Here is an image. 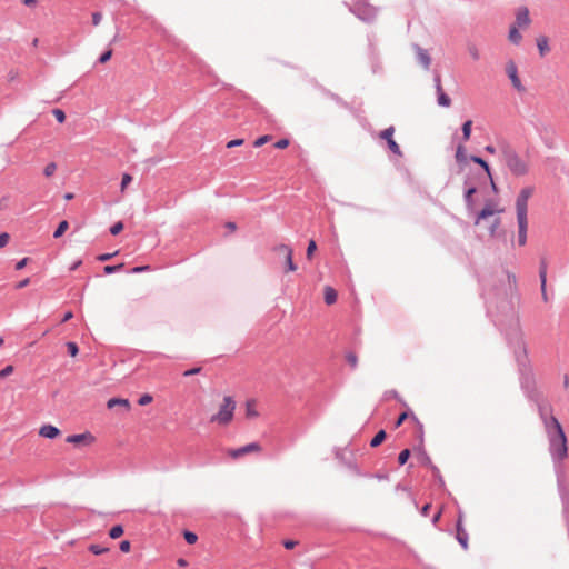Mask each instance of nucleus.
I'll return each mask as SVG.
<instances>
[{"mask_svg": "<svg viewBox=\"0 0 569 569\" xmlns=\"http://www.w3.org/2000/svg\"><path fill=\"white\" fill-rule=\"evenodd\" d=\"M482 288L481 296L485 299L487 313L492 317L495 311L501 313L515 323L512 335L508 336V343L513 348L520 386L527 398L538 402L539 396L536 390V381L528 359V350L522 333L518 328L515 318L512 299L517 296V280L513 273L501 271L496 274L482 276L480 278Z\"/></svg>", "mask_w": 569, "mask_h": 569, "instance_id": "nucleus-1", "label": "nucleus"}, {"mask_svg": "<svg viewBox=\"0 0 569 569\" xmlns=\"http://www.w3.org/2000/svg\"><path fill=\"white\" fill-rule=\"evenodd\" d=\"M538 411L546 430L548 451L555 467L557 480L560 483V479L563 478L562 462L568 457L567 436L561 423L551 411L548 413L547 408L541 403H538Z\"/></svg>", "mask_w": 569, "mask_h": 569, "instance_id": "nucleus-2", "label": "nucleus"}, {"mask_svg": "<svg viewBox=\"0 0 569 569\" xmlns=\"http://www.w3.org/2000/svg\"><path fill=\"white\" fill-rule=\"evenodd\" d=\"M500 157L513 176L521 177L528 173V164L520 158L515 148L508 142L499 144Z\"/></svg>", "mask_w": 569, "mask_h": 569, "instance_id": "nucleus-3", "label": "nucleus"}, {"mask_svg": "<svg viewBox=\"0 0 569 569\" xmlns=\"http://www.w3.org/2000/svg\"><path fill=\"white\" fill-rule=\"evenodd\" d=\"M475 227L479 238H503L506 233L500 229L499 216H476Z\"/></svg>", "mask_w": 569, "mask_h": 569, "instance_id": "nucleus-4", "label": "nucleus"}, {"mask_svg": "<svg viewBox=\"0 0 569 569\" xmlns=\"http://www.w3.org/2000/svg\"><path fill=\"white\" fill-rule=\"evenodd\" d=\"M466 190H465V201L467 204V209L470 213H502L503 210L495 209L493 206L489 202H487L482 208H478V189L469 184L468 181L465 182Z\"/></svg>", "mask_w": 569, "mask_h": 569, "instance_id": "nucleus-5", "label": "nucleus"}, {"mask_svg": "<svg viewBox=\"0 0 569 569\" xmlns=\"http://www.w3.org/2000/svg\"><path fill=\"white\" fill-rule=\"evenodd\" d=\"M236 402L230 396H226L223 398V403L220 406L218 413L213 415L210 419L211 422H217L219 425L229 423L234 413Z\"/></svg>", "mask_w": 569, "mask_h": 569, "instance_id": "nucleus-6", "label": "nucleus"}, {"mask_svg": "<svg viewBox=\"0 0 569 569\" xmlns=\"http://www.w3.org/2000/svg\"><path fill=\"white\" fill-rule=\"evenodd\" d=\"M349 10L360 20L370 22L377 16V9L369 2L357 0L353 4H347Z\"/></svg>", "mask_w": 569, "mask_h": 569, "instance_id": "nucleus-7", "label": "nucleus"}, {"mask_svg": "<svg viewBox=\"0 0 569 569\" xmlns=\"http://www.w3.org/2000/svg\"><path fill=\"white\" fill-rule=\"evenodd\" d=\"M535 188L529 186L520 190L516 200V213H527L528 200L533 194Z\"/></svg>", "mask_w": 569, "mask_h": 569, "instance_id": "nucleus-8", "label": "nucleus"}, {"mask_svg": "<svg viewBox=\"0 0 569 569\" xmlns=\"http://www.w3.org/2000/svg\"><path fill=\"white\" fill-rule=\"evenodd\" d=\"M433 82H435V88L437 91L438 104L441 107H450L451 99L443 92L442 84H441V76L438 70L433 71Z\"/></svg>", "mask_w": 569, "mask_h": 569, "instance_id": "nucleus-9", "label": "nucleus"}, {"mask_svg": "<svg viewBox=\"0 0 569 569\" xmlns=\"http://www.w3.org/2000/svg\"><path fill=\"white\" fill-rule=\"evenodd\" d=\"M506 72H507L513 88L519 92H523L526 90V88L521 83V80L518 76L517 64L512 60L507 62Z\"/></svg>", "mask_w": 569, "mask_h": 569, "instance_id": "nucleus-10", "label": "nucleus"}, {"mask_svg": "<svg viewBox=\"0 0 569 569\" xmlns=\"http://www.w3.org/2000/svg\"><path fill=\"white\" fill-rule=\"evenodd\" d=\"M395 128L388 127L380 132V138L387 141L390 151L399 157L402 156L399 144L393 140Z\"/></svg>", "mask_w": 569, "mask_h": 569, "instance_id": "nucleus-11", "label": "nucleus"}, {"mask_svg": "<svg viewBox=\"0 0 569 569\" xmlns=\"http://www.w3.org/2000/svg\"><path fill=\"white\" fill-rule=\"evenodd\" d=\"M558 489L562 505V517L569 531V496L562 479H560V483L558 482Z\"/></svg>", "mask_w": 569, "mask_h": 569, "instance_id": "nucleus-12", "label": "nucleus"}, {"mask_svg": "<svg viewBox=\"0 0 569 569\" xmlns=\"http://www.w3.org/2000/svg\"><path fill=\"white\" fill-rule=\"evenodd\" d=\"M412 49L416 52L417 61L425 70H429L431 66V57L429 52L417 43L412 44Z\"/></svg>", "mask_w": 569, "mask_h": 569, "instance_id": "nucleus-13", "label": "nucleus"}, {"mask_svg": "<svg viewBox=\"0 0 569 569\" xmlns=\"http://www.w3.org/2000/svg\"><path fill=\"white\" fill-rule=\"evenodd\" d=\"M518 220V244L525 246L527 242L528 216H517Z\"/></svg>", "mask_w": 569, "mask_h": 569, "instance_id": "nucleus-14", "label": "nucleus"}, {"mask_svg": "<svg viewBox=\"0 0 569 569\" xmlns=\"http://www.w3.org/2000/svg\"><path fill=\"white\" fill-rule=\"evenodd\" d=\"M277 252L284 253L286 257V264H287V271H296L297 264L293 262L292 259V250L287 244H279L274 248Z\"/></svg>", "mask_w": 569, "mask_h": 569, "instance_id": "nucleus-15", "label": "nucleus"}, {"mask_svg": "<svg viewBox=\"0 0 569 569\" xmlns=\"http://www.w3.org/2000/svg\"><path fill=\"white\" fill-rule=\"evenodd\" d=\"M456 539L465 550L468 549L469 535L465 529L463 523H461V520H457L456 522Z\"/></svg>", "mask_w": 569, "mask_h": 569, "instance_id": "nucleus-16", "label": "nucleus"}, {"mask_svg": "<svg viewBox=\"0 0 569 569\" xmlns=\"http://www.w3.org/2000/svg\"><path fill=\"white\" fill-rule=\"evenodd\" d=\"M259 450H260V446L257 442H251V443H248V445L242 446L240 448L230 450L229 455L233 459H238V458L242 457L246 453L253 452V451H259Z\"/></svg>", "mask_w": 569, "mask_h": 569, "instance_id": "nucleus-17", "label": "nucleus"}, {"mask_svg": "<svg viewBox=\"0 0 569 569\" xmlns=\"http://www.w3.org/2000/svg\"><path fill=\"white\" fill-rule=\"evenodd\" d=\"M530 23L529 10L527 7H521L516 13V27H526Z\"/></svg>", "mask_w": 569, "mask_h": 569, "instance_id": "nucleus-18", "label": "nucleus"}, {"mask_svg": "<svg viewBox=\"0 0 569 569\" xmlns=\"http://www.w3.org/2000/svg\"><path fill=\"white\" fill-rule=\"evenodd\" d=\"M539 278L541 282V296L545 301H548V295L546 291L547 283V263L545 260H541L540 269H539Z\"/></svg>", "mask_w": 569, "mask_h": 569, "instance_id": "nucleus-19", "label": "nucleus"}, {"mask_svg": "<svg viewBox=\"0 0 569 569\" xmlns=\"http://www.w3.org/2000/svg\"><path fill=\"white\" fill-rule=\"evenodd\" d=\"M39 435L43 438L54 439L60 435V430L52 425H44L40 428Z\"/></svg>", "mask_w": 569, "mask_h": 569, "instance_id": "nucleus-20", "label": "nucleus"}, {"mask_svg": "<svg viewBox=\"0 0 569 569\" xmlns=\"http://www.w3.org/2000/svg\"><path fill=\"white\" fill-rule=\"evenodd\" d=\"M470 160L472 162L479 164L485 170L486 178L491 181V184L495 188V184H493V181H492V176H491V172H490V167H489L488 162L485 161L481 157H478V156H471Z\"/></svg>", "mask_w": 569, "mask_h": 569, "instance_id": "nucleus-21", "label": "nucleus"}, {"mask_svg": "<svg viewBox=\"0 0 569 569\" xmlns=\"http://www.w3.org/2000/svg\"><path fill=\"white\" fill-rule=\"evenodd\" d=\"M86 439L92 441L93 437H92V435L90 432H83V433L68 436L66 441L68 443L77 445V443H80V442L84 441Z\"/></svg>", "mask_w": 569, "mask_h": 569, "instance_id": "nucleus-22", "label": "nucleus"}, {"mask_svg": "<svg viewBox=\"0 0 569 569\" xmlns=\"http://www.w3.org/2000/svg\"><path fill=\"white\" fill-rule=\"evenodd\" d=\"M116 406H121L123 407L126 410H129L130 409V402L128 399H124V398H111L108 400L107 402V407L109 409H112L114 408Z\"/></svg>", "mask_w": 569, "mask_h": 569, "instance_id": "nucleus-23", "label": "nucleus"}, {"mask_svg": "<svg viewBox=\"0 0 569 569\" xmlns=\"http://www.w3.org/2000/svg\"><path fill=\"white\" fill-rule=\"evenodd\" d=\"M537 46L541 57L546 56V53L550 50L548 46V38L545 36H541L537 39Z\"/></svg>", "mask_w": 569, "mask_h": 569, "instance_id": "nucleus-24", "label": "nucleus"}, {"mask_svg": "<svg viewBox=\"0 0 569 569\" xmlns=\"http://www.w3.org/2000/svg\"><path fill=\"white\" fill-rule=\"evenodd\" d=\"M325 301L327 305H332L337 301V291L332 287L325 288Z\"/></svg>", "mask_w": 569, "mask_h": 569, "instance_id": "nucleus-25", "label": "nucleus"}, {"mask_svg": "<svg viewBox=\"0 0 569 569\" xmlns=\"http://www.w3.org/2000/svg\"><path fill=\"white\" fill-rule=\"evenodd\" d=\"M508 38H509L510 42H512L513 44H519L520 43V41L522 39V36L519 32L518 27L512 26L510 28Z\"/></svg>", "mask_w": 569, "mask_h": 569, "instance_id": "nucleus-26", "label": "nucleus"}, {"mask_svg": "<svg viewBox=\"0 0 569 569\" xmlns=\"http://www.w3.org/2000/svg\"><path fill=\"white\" fill-rule=\"evenodd\" d=\"M386 437H387L386 431L383 429L379 430L376 433V436L371 439L370 446L372 448H376V447L380 446L383 442V440L386 439Z\"/></svg>", "mask_w": 569, "mask_h": 569, "instance_id": "nucleus-27", "label": "nucleus"}, {"mask_svg": "<svg viewBox=\"0 0 569 569\" xmlns=\"http://www.w3.org/2000/svg\"><path fill=\"white\" fill-rule=\"evenodd\" d=\"M455 158L458 164H463L467 162L466 149L462 144L457 147Z\"/></svg>", "mask_w": 569, "mask_h": 569, "instance_id": "nucleus-28", "label": "nucleus"}, {"mask_svg": "<svg viewBox=\"0 0 569 569\" xmlns=\"http://www.w3.org/2000/svg\"><path fill=\"white\" fill-rule=\"evenodd\" d=\"M471 127H472V121L471 120H467L463 122L462 124V140L466 142L470 139V136H471Z\"/></svg>", "mask_w": 569, "mask_h": 569, "instance_id": "nucleus-29", "label": "nucleus"}, {"mask_svg": "<svg viewBox=\"0 0 569 569\" xmlns=\"http://www.w3.org/2000/svg\"><path fill=\"white\" fill-rule=\"evenodd\" d=\"M124 532V529L121 525H116L113 527H111V529L109 530V537L111 539H118L120 538Z\"/></svg>", "mask_w": 569, "mask_h": 569, "instance_id": "nucleus-30", "label": "nucleus"}, {"mask_svg": "<svg viewBox=\"0 0 569 569\" xmlns=\"http://www.w3.org/2000/svg\"><path fill=\"white\" fill-rule=\"evenodd\" d=\"M69 228V223L67 220L61 221L57 229L53 232V238H60Z\"/></svg>", "mask_w": 569, "mask_h": 569, "instance_id": "nucleus-31", "label": "nucleus"}, {"mask_svg": "<svg viewBox=\"0 0 569 569\" xmlns=\"http://www.w3.org/2000/svg\"><path fill=\"white\" fill-rule=\"evenodd\" d=\"M418 458L422 465H426L428 467H430L432 465V461H431L429 455L426 452V450L423 448L419 449Z\"/></svg>", "mask_w": 569, "mask_h": 569, "instance_id": "nucleus-32", "label": "nucleus"}, {"mask_svg": "<svg viewBox=\"0 0 569 569\" xmlns=\"http://www.w3.org/2000/svg\"><path fill=\"white\" fill-rule=\"evenodd\" d=\"M88 550H89L90 552H92L93 555L99 556V555H102V553H104V552L109 551V548H107V547H102V546H100V545L92 543V545H90V546L88 547Z\"/></svg>", "mask_w": 569, "mask_h": 569, "instance_id": "nucleus-33", "label": "nucleus"}, {"mask_svg": "<svg viewBox=\"0 0 569 569\" xmlns=\"http://www.w3.org/2000/svg\"><path fill=\"white\" fill-rule=\"evenodd\" d=\"M123 267H124V264H123V263L113 264V266H110V264H109V266H106V267L103 268V272H104L106 274H112V273H116V272L120 271Z\"/></svg>", "mask_w": 569, "mask_h": 569, "instance_id": "nucleus-34", "label": "nucleus"}, {"mask_svg": "<svg viewBox=\"0 0 569 569\" xmlns=\"http://www.w3.org/2000/svg\"><path fill=\"white\" fill-rule=\"evenodd\" d=\"M183 538H184L186 542L189 545H193L198 540V536L194 532L189 531V530H186L183 532Z\"/></svg>", "mask_w": 569, "mask_h": 569, "instance_id": "nucleus-35", "label": "nucleus"}, {"mask_svg": "<svg viewBox=\"0 0 569 569\" xmlns=\"http://www.w3.org/2000/svg\"><path fill=\"white\" fill-rule=\"evenodd\" d=\"M410 455H411V452H410V450H409V449H403V450L399 453V456H398V462H399V465H400V466H403V465L408 461V459H409Z\"/></svg>", "mask_w": 569, "mask_h": 569, "instance_id": "nucleus-36", "label": "nucleus"}, {"mask_svg": "<svg viewBox=\"0 0 569 569\" xmlns=\"http://www.w3.org/2000/svg\"><path fill=\"white\" fill-rule=\"evenodd\" d=\"M67 350L71 357H76L79 352L78 345L73 341L67 342Z\"/></svg>", "mask_w": 569, "mask_h": 569, "instance_id": "nucleus-37", "label": "nucleus"}, {"mask_svg": "<svg viewBox=\"0 0 569 569\" xmlns=\"http://www.w3.org/2000/svg\"><path fill=\"white\" fill-rule=\"evenodd\" d=\"M412 420L416 421V423L418 425V429H419V435H418V438H419V442H420V448H423V426L422 423L417 419V417L415 415H412Z\"/></svg>", "mask_w": 569, "mask_h": 569, "instance_id": "nucleus-38", "label": "nucleus"}, {"mask_svg": "<svg viewBox=\"0 0 569 569\" xmlns=\"http://www.w3.org/2000/svg\"><path fill=\"white\" fill-rule=\"evenodd\" d=\"M346 360L352 369H355L358 365V358H357L356 353H353V352H348L346 355Z\"/></svg>", "mask_w": 569, "mask_h": 569, "instance_id": "nucleus-39", "label": "nucleus"}, {"mask_svg": "<svg viewBox=\"0 0 569 569\" xmlns=\"http://www.w3.org/2000/svg\"><path fill=\"white\" fill-rule=\"evenodd\" d=\"M57 170V164L54 162H50L44 167L43 173L46 177H51Z\"/></svg>", "mask_w": 569, "mask_h": 569, "instance_id": "nucleus-40", "label": "nucleus"}, {"mask_svg": "<svg viewBox=\"0 0 569 569\" xmlns=\"http://www.w3.org/2000/svg\"><path fill=\"white\" fill-rule=\"evenodd\" d=\"M468 52L469 54L471 56V58L473 60H479L480 59V53H479V50L478 48L475 46V44H469L468 46Z\"/></svg>", "mask_w": 569, "mask_h": 569, "instance_id": "nucleus-41", "label": "nucleus"}, {"mask_svg": "<svg viewBox=\"0 0 569 569\" xmlns=\"http://www.w3.org/2000/svg\"><path fill=\"white\" fill-rule=\"evenodd\" d=\"M326 94L332 99L336 103L342 106V107H347V103L336 93L333 92H330V91H326Z\"/></svg>", "mask_w": 569, "mask_h": 569, "instance_id": "nucleus-42", "label": "nucleus"}, {"mask_svg": "<svg viewBox=\"0 0 569 569\" xmlns=\"http://www.w3.org/2000/svg\"><path fill=\"white\" fill-rule=\"evenodd\" d=\"M123 229V223L121 221H118L117 223H114L113 226L110 227L109 231L112 236H117L118 233H120Z\"/></svg>", "mask_w": 569, "mask_h": 569, "instance_id": "nucleus-43", "label": "nucleus"}, {"mask_svg": "<svg viewBox=\"0 0 569 569\" xmlns=\"http://www.w3.org/2000/svg\"><path fill=\"white\" fill-rule=\"evenodd\" d=\"M317 250V244L315 240H310L307 247V258L311 259L313 252Z\"/></svg>", "mask_w": 569, "mask_h": 569, "instance_id": "nucleus-44", "label": "nucleus"}, {"mask_svg": "<svg viewBox=\"0 0 569 569\" xmlns=\"http://www.w3.org/2000/svg\"><path fill=\"white\" fill-rule=\"evenodd\" d=\"M52 113L56 117L58 122H60V123L64 122L66 113L61 109H53Z\"/></svg>", "mask_w": 569, "mask_h": 569, "instance_id": "nucleus-45", "label": "nucleus"}, {"mask_svg": "<svg viewBox=\"0 0 569 569\" xmlns=\"http://www.w3.org/2000/svg\"><path fill=\"white\" fill-rule=\"evenodd\" d=\"M270 138L271 137L268 134L259 137L258 139L254 140L253 147L259 148V147L263 146L266 142H268L270 140Z\"/></svg>", "mask_w": 569, "mask_h": 569, "instance_id": "nucleus-46", "label": "nucleus"}, {"mask_svg": "<svg viewBox=\"0 0 569 569\" xmlns=\"http://www.w3.org/2000/svg\"><path fill=\"white\" fill-rule=\"evenodd\" d=\"M111 57H112V50H111V49H109V50L104 51V52L99 57V60H98V61H99L100 63H106V62H108V61L111 59Z\"/></svg>", "mask_w": 569, "mask_h": 569, "instance_id": "nucleus-47", "label": "nucleus"}, {"mask_svg": "<svg viewBox=\"0 0 569 569\" xmlns=\"http://www.w3.org/2000/svg\"><path fill=\"white\" fill-rule=\"evenodd\" d=\"M151 401H152V396H150L149 393H144L139 398L138 403L140 406H146V405L150 403Z\"/></svg>", "mask_w": 569, "mask_h": 569, "instance_id": "nucleus-48", "label": "nucleus"}, {"mask_svg": "<svg viewBox=\"0 0 569 569\" xmlns=\"http://www.w3.org/2000/svg\"><path fill=\"white\" fill-rule=\"evenodd\" d=\"M118 254V251H114L112 253H101L97 257V259L101 262H104V261H108L110 259H112L114 256Z\"/></svg>", "mask_w": 569, "mask_h": 569, "instance_id": "nucleus-49", "label": "nucleus"}, {"mask_svg": "<svg viewBox=\"0 0 569 569\" xmlns=\"http://www.w3.org/2000/svg\"><path fill=\"white\" fill-rule=\"evenodd\" d=\"M13 372V366L9 365V366H6L4 368H2L0 370V378H6L8 377L9 375H11Z\"/></svg>", "mask_w": 569, "mask_h": 569, "instance_id": "nucleus-50", "label": "nucleus"}, {"mask_svg": "<svg viewBox=\"0 0 569 569\" xmlns=\"http://www.w3.org/2000/svg\"><path fill=\"white\" fill-rule=\"evenodd\" d=\"M408 417H409V412H407V411L400 413V416L398 417V419L395 422V428H399Z\"/></svg>", "mask_w": 569, "mask_h": 569, "instance_id": "nucleus-51", "label": "nucleus"}, {"mask_svg": "<svg viewBox=\"0 0 569 569\" xmlns=\"http://www.w3.org/2000/svg\"><path fill=\"white\" fill-rule=\"evenodd\" d=\"M131 181L132 177L128 173H124L121 179V189L124 190Z\"/></svg>", "mask_w": 569, "mask_h": 569, "instance_id": "nucleus-52", "label": "nucleus"}, {"mask_svg": "<svg viewBox=\"0 0 569 569\" xmlns=\"http://www.w3.org/2000/svg\"><path fill=\"white\" fill-rule=\"evenodd\" d=\"M371 59H372V71L377 72L380 69V66L378 63V57H377L375 50H372V52H371Z\"/></svg>", "mask_w": 569, "mask_h": 569, "instance_id": "nucleus-53", "label": "nucleus"}, {"mask_svg": "<svg viewBox=\"0 0 569 569\" xmlns=\"http://www.w3.org/2000/svg\"><path fill=\"white\" fill-rule=\"evenodd\" d=\"M131 548V543L129 540H122L119 545V549L122 552H129Z\"/></svg>", "mask_w": 569, "mask_h": 569, "instance_id": "nucleus-54", "label": "nucleus"}, {"mask_svg": "<svg viewBox=\"0 0 569 569\" xmlns=\"http://www.w3.org/2000/svg\"><path fill=\"white\" fill-rule=\"evenodd\" d=\"M385 399H399V393L396 390H388L383 395Z\"/></svg>", "mask_w": 569, "mask_h": 569, "instance_id": "nucleus-55", "label": "nucleus"}, {"mask_svg": "<svg viewBox=\"0 0 569 569\" xmlns=\"http://www.w3.org/2000/svg\"><path fill=\"white\" fill-rule=\"evenodd\" d=\"M200 372H201V367H194V368L186 370L183 372V376L184 377H190V376H193V375H198Z\"/></svg>", "mask_w": 569, "mask_h": 569, "instance_id": "nucleus-56", "label": "nucleus"}, {"mask_svg": "<svg viewBox=\"0 0 569 569\" xmlns=\"http://www.w3.org/2000/svg\"><path fill=\"white\" fill-rule=\"evenodd\" d=\"M289 146V140L288 139H280L278 140L276 143H274V147L277 149H284Z\"/></svg>", "mask_w": 569, "mask_h": 569, "instance_id": "nucleus-57", "label": "nucleus"}, {"mask_svg": "<svg viewBox=\"0 0 569 569\" xmlns=\"http://www.w3.org/2000/svg\"><path fill=\"white\" fill-rule=\"evenodd\" d=\"M10 236L7 232L0 233V249L7 246Z\"/></svg>", "mask_w": 569, "mask_h": 569, "instance_id": "nucleus-58", "label": "nucleus"}, {"mask_svg": "<svg viewBox=\"0 0 569 569\" xmlns=\"http://www.w3.org/2000/svg\"><path fill=\"white\" fill-rule=\"evenodd\" d=\"M150 267L149 266H138V267H133L131 270H130V273H140V272H143V271H147L149 270Z\"/></svg>", "mask_w": 569, "mask_h": 569, "instance_id": "nucleus-59", "label": "nucleus"}, {"mask_svg": "<svg viewBox=\"0 0 569 569\" xmlns=\"http://www.w3.org/2000/svg\"><path fill=\"white\" fill-rule=\"evenodd\" d=\"M102 14L101 12H93L92 13V23L93 26H98L101 22Z\"/></svg>", "mask_w": 569, "mask_h": 569, "instance_id": "nucleus-60", "label": "nucleus"}, {"mask_svg": "<svg viewBox=\"0 0 569 569\" xmlns=\"http://www.w3.org/2000/svg\"><path fill=\"white\" fill-rule=\"evenodd\" d=\"M243 142H244L243 139H234L227 143V148L238 147V146H241Z\"/></svg>", "mask_w": 569, "mask_h": 569, "instance_id": "nucleus-61", "label": "nucleus"}, {"mask_svg": "<svg viewBox=\"0 0 569 569\" xmlns=\"http://www.w3.org/2000/svg\"><path fill=\"white\" fill-rule=\"evenodd\" d=\"M30 282V279L29 278H26L21 281H19L17 284H16V289H22L24 287H27Z\"/></svg>", "mask_w": 569, "mask_h": 569, "instance_id": "nucleus-62", "label": "nucleus"}, {"mask_svg": "<svg viewBox=\"0 0 569 569\" xmlns=\"http://www.w3.org/2000/svg\"><path fill=\"white\" fill-rule=\"evenodd\" d=\"M27 262H28V258H23L20 261H18L16 264V270H21L22 268H24Z\"/></svg>", "mask_w": 569, "mask_h": 569, "instance_id": "nucleus-63", "label": "nucleus"}, {"mask_svg": "<svg viewBox=\"0 0 569 569\" xmlns=\"http://www.w3.org/2000/svg\"><path fill=\"white\" fill-rule=\"evenodd\" d=\"M296 545H297V542L293 541V540H286V541H283V547L286 549H292Z\"/></svg>", "mask_w": 569, "mask_h": 569, "instance_id": "nucleus-64", "label": "nucleus"}]
</instances>
